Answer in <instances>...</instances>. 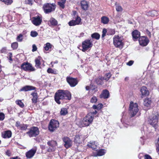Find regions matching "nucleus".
Returning a JSON list of instances; mask_svg holds the SVG:
<instances>
[{"mask_svg":"<svg viewBox=\"0 0 159 159\" xmlns=\"http://www.w3.org/2000/svg\"><path fill=\"white\" fill-rule=\"evenodd\" d=\"M71 98V93L68 90H59L55 93L54 99L58 104H61L64 99L70 100Z\"/></svg>","mask_w":159,"mask_h":159,"instance_id":"1","label":"nucleus"},{"mask_svg":"<svg viewBox=\"0 0 159 159\" xmlns=\"http://www.w3.org/2000/svg\"><path fill=\"white\" fill-rule=\"evenodd\" d=\"M139 110L138 104L131 102L129 109V117H132L134 116L138 112Z\"/></svg>","mask_w":159,"mask_h":159,"instance_id":"2","label":"nucleus"},{"mask_svg":"<svg viewBox=\"0 0 159 159\" xmlns=\"http://www.w3.org/2000/svg\"><path fill=\"white\" fill-rule=\"evenodd\" d=\"M158 116V114H152L149 117L148 119V123L155 129L157 125Z\"/></svg>","mask_w":159,"mask_h":159,"instance_id":"3","label":"nucleus"},{"mask_svg":"<svg viewBox=\"0 0 159 159\" xmlns=\"http://www.w3.org/2000/svg\"><path fill=\"white\" fill-rule=\"evenodd\" d=\"M113 44L116 47L120 49L123 48L124 45L121 39L119 36H115L113 38Z\"/></svg>","mask_w":159,"mask_h":159,"instance_id":"4","label":"nucleus"},{"mask_svg":"<svg viewBox=\"0 0 159 159\" xmlns=\"http://www.w3.org/2000/svg\"><path fill=\"white\" fill-rule=\"evenodd\" d=\"M39 128L36 127H33L30 128L29 131L26 132L30 137H36L39 134Z\"/></svg>","mask_w":159,"mask_h":159,"instance_id":"5","label":"nucleus"},{"mask_svg":"<svg viewBox=\"0 0 159 159\" xmlns=\"http://www.w3.org/2000/svg\"><path fill=\"white\" fill-rule=\"evenodd\" d=\"M59 126V122L55 120H52L49 122L48 129L50 131L53 132Z\"/></svg>","mask_w":159,"mask_h":159,"instance_id":"6","label":"nucleus"},{"mask_svg":"<svg viewBox=\"0 0 159 159\" xmlns=\"http://www.w3.org/2000/svg\"><path fill=\"white\" fill-rule=\"evenodd\" d=\"M55 5L53 4L47 3L44 4L43 6L44 11L46 13H50L55 10Z\"/></svg>","mask_w":159,"mask_h":159,"instance_id":"7","label":"nucleus"},{"mask_svg":"<svg viewBox=\"0 0 159 159\" xmlns=\"http://www.w3.org/2000/svg\"><path fill=\"white\" fill-rule=\"evenodd\" d=\"M82 46L83 48L82 51L84 52L89 49H90L93 46V44L90 40L87 39L83 42Z\"/></svg>","mask_w":159,"mask_h":159,"instance_id":"8","label":"nucleus"},{"mask_svg":"<svg viewBox=\"0 0 159 159\" xmlns=\"http://www.w3.org/2000/svg\"><path fill=\"white\" fill-rule=\"evenodd\" d=\"M94 117L91 115V114L89 113L84 118L83 122L85 126H88L91 123L93 120Z\"/></svg>","mask_w":159,"mask_h":159,"instance_id":"9","label":"nucleus"},{"mask_svg":"<svg viewBox=\"0 0 159 159\" xmlns=\"http://www.w3.org/2000/svg\"><path fill=\"white\" fill-rule=\"evenodd\" d=\"M47 143L49 146L48 149V152H52L55 150L57 146V143L56 141L54 140L49 141L47 142Z\"/></svg>","mask_w":159,"mask_h":159,"instance_id":"10","label":"nucleus"},{"mask_svg":"<svg viewBox=\"0 0 159 159\" xmlns=\"http://www.w3.org/2000/svg\"><path fill=\"white\" fill-rule=\"evenodd\" d=\"M21 69L25 71H31L35 70V69L32 66L31 64L28 63L24 62L20 66Z\"/></svg>","mask_w":159,"mask_h":159,"instance_id":"11","label":"nucleus"},{"mask_svg":"<svg viewBox=\"0 0 159 159\" xmlns=\"http://www.w3.org/2000/svg\"><path fill=\"white\" fill-rule=\"evenodd\" d=\"M139 41L140 45L142 46H146L149 42L148 39L145 36L140 37Z\"/></svg>","mask_w":159,"mask_h":159,"instance_id":"12","label":"nucleus"},{"mask_svg":"<svg viewBox=\"0 0 159 159\" xmlns=\"http://www.w3.org/2000/svg\"><path fill=\"white\" fill-rule=\"evenodd\" d=\"M64 143V146L66 148H68L72 146V141L71 139L68 137H65L62 139Z\"/></svg>","mask_w":159,"mask_h":159,"instance_id":"13","label":"nucleus"},{"mask_svg":"<svg viewBox=\"0 0 159 159\" xmlns=\"http://www.w3.org/2000/svg\"><path fill=\"white\" fill-rule=\"evenodd\" d=\"M66 81L72 87H75L77 84L78 82L76 80L72 77H67Z\"/></svg>","mask_w":159,"mask_h":159,"instance_id":"14","label":"nucleus"},{"mask_svg":"<svg viewBox=\"0 0 159 159\" xmlns=\"http://www.w3.org/2000/svg\"><path fill=\"white\" fill-rule=\"evenodd\" d=\"M33 23L36 26H38L41 24L42 19L39 16L33 17Z\"/></svg>","mask_w":159,"mask_h":159,"instance_id":"15","label":"nucleus"},{"mask_svg":"<svg viewBox=\"0 0 159 159\" xmlns=\"http://www.w3.org/2000/svg\"><path fill=\"white\" fill-rule=\"evenodd\" d=\"M36 148H34L26 152L25 155L27 158H30L32 157L36 153Z\"/></svg>","mask_w":159,"mask_h":159,"instance_id":"16","label":"nucleus"},{"mask_svg":"<svg viewBox=\"0 0 159 159\" xmlns=\"http://www.w3.org/2000/svg\"><path fill=\"white\" fill-rule=\"evenodd\" d=\"M73 19L75 20H72L68 22V24L70 26H73L76 25H78L80 23L79 17L77 15V17L74 18L73 17Z\"/></svg>","mask_w":159,"mask_h":159,"instance_id":"17","label":"nucleus"},{"mask_svg":"<svg viewBox=\"0 0 159 159\" xmlns=\"http://www.w3.org/2000/svg\"><path fill=\"white\" fill-rule=\"evenodd\" d=\"M133 39L134 40H137L140 37V33L137 30H135L132 33Z\"/></svg>","mask_w":159,"mask_h":159,"instance_id":"18","label":"nucleus"},{"mask_svg":"<svg viewBox=\"0 0 159 159\" xmlns=\"http://www.w3.org/2000/svg\"><path fill=\"white\" fill-rule=\"evenodd\" d=\"M80 4L82 9L84 11H86L88 9L89 7V2L85 1L82 0L80 2Z\"/></svg>","mask_w":159,"mask_h":159,"instance_id":"19","label":"nucleus"},{"mask_svg":"<svg viewBox=\"0 0 159 159\" xmlns=\"http://www.w3.org/2000/svg\"><path fill=\"white\" fill-rule=\"evenodd\" d=\"M110 94L109 91L107 89L104 90L100 95V98L104 99L108 98L109 97Z\"/></svg>","mask_w":159,"mask_h":159,"instance_id":"20","label":"nucleus"},{"mask_svg":"<svg viewBox=\"0 0 159 159\" xmlns=\"http://www.w3.org/2000/svg\"><path fill=\"white\" fill-rule=\"evenodd\" d=\"M35 88L33 86L27 85L22 87L20 90V91H29L34 90L35 89Z\"/></svg>","mask_w":159,"mask_h":159,"instance_id":"21","label":"nucleus"},{"mask_svg":"<svg viewBox=\"0 0 159 159\" xmlns=\"http://www.w3.org/2000/svg\"><path fill=\"white\" fill-rule=\"evenodd\" d=\"M105 150L103 149H100L97 151V152L93 153V156L94 157L98 156H101L104 155L106 153Z\"/></svg>","mask_w":159,"mask_h":159,"instance_id":"22","label":"nucleus"},{"mask_svg":"<svg viewBox=\"0 0 159 159\" xmlns=\"http://www.w3.org/2000/svg\"><path fill=\"white\" fill-rule=\"evenodd\" d=\"M11 132L10 130L4 131L2 133V136L4 138H9L11 137Z\"/></svg>","mask_w":159,"mask_h":159,"instance_id":"23","label":"nucleus"},{"mask_svg":"<svg viewBox=\"0 0 159 159\" xmlns=\"http://www.w3.org/2000/svg\"><path fill=\"white\" fill-rule=\"evenodd\" d=\"M42 60V58L40 57H38L36 58L35 60V66L37 68H41L40 65L41 64V61Z\"/></svg>","mask_w":159,"mask_h":159,"instance_id":"24","label":"nucleus"},{"mask_svg":"<svg viewBox=\"0 0 159 159\" xmlns=\"http://www.w3.org/2000/svg\"><path fill=\"white\" fill-rule=\"evenodd\" d=\"M140 91L142 95L143 96H146L148 95L149 94V91L145 86H143L142 87Z\"/></svg>","mask_w":159,"mask_h":159,"instance_id":"25","label":"nucleus"},{"mask_svg":"<svg viewBox=\"0 0 159 159\" xmlns=\"http://www.w3.org/2000/svg\"><path fill=\"white\" fill-rule=\"evenodd\" d=\"M31 95L33 96V98L32 99V102L36 103L37 102V100L38 98L37 93L36 92H33L31 93Z\"/></svg>","mask_w":159,"mask_h":159,"instance_id":"26","label":"nucleus"},{"mask_svg":"<svg viewBox=\"0 0 159 159\" xmlns=\"http://www.w3.org/2000/svg\"><path fill=\"white\" fill-rule=\"evenodd\" d=\"M104 80V78L103 77H99L96 79L95 81L98 84L102 85L103 84V81Z\"/></svg>","mask_w":159,"mask_h":159,"instance_id":"27","label":"nucleus"},{"mask_svg":"<svg viewBox=\"0 0 159 159\" xmlns=\"http://www.w3.org/2000/svg\"><path fill=\"white\" fill-rule=\"evenodd\" d=\"M88 146L92 148L93 150H95L96 148L97 145L95 144V142L94 141H90L88 144Z\"/></svg>","mask_w":159,"mask_h":159,"instance_id":"28","label":"nucleus"},{"mask_svg":"<svg viewBox=\"0 0 159 159\" xmlns=\"http://www.w3.org/2000/svg\"><path fill=\"white\" fill-rule=\"evenodd\" d=\"M151 103V100L148 98H145L143 102V104L145 106L149 107Z\"/></svg>","mask_w":159,"mask_h":159,"instance_id":"29","label":"nucleus"},{"mask_svg":"<svg viewBox=\"0 0 159 159\" xmlns=\"http://www.w3.org/2000/svg\"><path fill=\"white\" fill-rule=\"evenodd\" d=\"M101 22L103 24H107L109 22V19L107 16H103L101 17Z\"/></svg>","mask_w":159,"mask_h":159,"instance_id":"30","label":"nucleus"},{"mask_svg":"<svg viewBox=\"0 0 159 159\" xmlns=\"http://www.w3.org/2000/svg\"><path fill=\"white\" fill-rule=\"evenodd\" d=\"M91 37L93 39L98 40L100 38V35L97 33H94L91 34Z\"/></svg>","mask_w":159,"mask_h":159,"instance_id":"31","label":"nucleus"},{"mask_svg":"<svg viewBox=\"0 0 159 159\" xmlns=\"http://www.w3.org/2000/svg\"><path fill=\"white\" fill-rule=\"evenodd\" d=\"M68 113L67 109L65 108H62L61 109L60 114L61 116H65Z\"/></svg>","mask_w":159,"mask_h":159,"instance_id":"32","label":"nucleus"},{"mask_svg":"<svg viewBox=\"0 0 159 159\" xmlns=\"http://www.w3.org/2000/svg\"><path fill=\"white\" fill-rule=\"evenodd\" d=\"M49 22L52 25H56L57 24V22L55 19L53 18H51Z\"/></svg>","mask_w":159,"mask_h":159,"instance_id":"33","label":"nucleus"},{"mask_svg":"<svg viewBox=\"0 0 159 159\" xmlns=\"http://www.w3.org/2000/svg\"><path fill=\"white\" fill-rule=\"evenodd\" d=\"M47 71L48 73H51L54 74H57V70H53L51 68L48 69Z\"/></svg>","mask_w":159,"mask_h":159,"instance_id":"34","label":"nucleus"},{"mask_svg":"<svg viewBox=\"0 0 159 159\" xmlns=\"http://www.w3.org/2000/svg\"><path fill=\"white\" fill-rule=\"evenodd\" d=\"M115 31L113 29H109L107 30V34L108 35H112L115 34Z\"/></svg>","mask_w":159,"mask_h":159,"instance_id":"35","label":"nucleus"},{"mask_svg":"<svg viewBox=\"0 0 159 159\" xmlns=\"http://www.w3.org/2000/svg\"><path fill=\"white\" fill-rule=\"evenodd\" d=\"M111 75L110 73H108L105 74L104 77H103L104 78V80L107 81L111 76Z\"/></svg>","mask_w":159,"mask_h":159,"instance_id":"36","label":"nucleus"},{"mask_svg":"<svg viewBox=\"0 0 159 159\" xmlns=\"http://www.w3.org/2000/svg\"><path fill=\"white\" fill-rule=\"evenodd\" d=\"M52 45L50 43H48L45 45L44 47L46 51H48L49 48H51Z\"/></svg>","mask_w":159,"mask_h":159,"instance_id":"37","label":"nucleus"},{"mask_svg":"<svg viewBox=\"0 0 159 159\" xmlns=\"http://www.w3.org/2000/svg\"><path fill=\"white\" fill-rule=\"evenodd\" d=\"M23 39V35L21 34H20L16 38V40L18 42H21Z\"/></svg>","mask_w":159,"mask_h":159,"instance_id":"38","label":"nucleus"},{"mask_svg":"<svg viewBox=\"0 0 159 159\" xmlns=\"http://www.w3.org/2000/svg\"><path fill=\"white\" fill-rule=\"evenodd\" d=\"M11 46L13 49H16L18 47V43L16 42H14L12 43Z\"/></svg>","mask_w":159,"mask_h":159,"instance_id":"39","label":"nucleus"},{"mask_svg":"<svg viewBox=\"0 0 159 159\" xmlns=\"http://www.w3.org/2000/svg\"><path fill=\"white\" fill-rule=\"evenodd\" d=\"M1 1L4 2V3L7 5H9L11 4L12 2V0H0Z\"/></svg>","mask_w":159,"mask_h":159,"instance_id":"40","label":"nucleus"},{"mask_svg":"<svg viewBox=\"0 0 159 159\" xmlns=\"http://www.w3.org/2000/svg\"><path fill=\"white\" fill-rule=\"evenodd\" d=\"M16 103L19 105L20 107L22 108L24 107V104L22 102L21 100L16 101Z\"/></svg>","mask_w":159,"mask_h":159,"instance_id":"41","label":"nucleus"},{"mask_svg":"<svg viewBox=\"0 0 159 159\" xmlns=\"http://www.w3.org/2000/svg\"><path fill=\"white\" fill-rule=\"evenodd\" d=\"M97 98L96 96H93L90 99V102L92 103H95L97 101Z\"/></svg>","mask_w":159,"mask_h":159,"instance_id":"42","label":"nucleus"},{"mask_svg":"<svg viewBox=\"0 0 159 159\" xmlns=\"http://www.w3.org/2000/svg\"><path fill=\"white\" fill-rule=\"evenodd\" d=\"M90 89L94 90V92H96L98 91L97 87L94 85H91L90 86Z\"/></svg>","mask_w":159,"mask_h":159,"instance_id":"43","label":"nucleus"},{"mask_svg":"<svg viewBox=\"0 0 159 159\" xmlns=\"http://www.w3.org/2000/svg\"><path fill=\"white\" fill-rule=\"evenodd\" d=\"M38 35V33L35 31H32L30 33V35L32 37H36Z\"/></svg>","mask_w":159,"mask_h":159,"instance_id":"44","label":"nucleus"},{"mask_svg":"<svg viewBox=\"0 0 159 159\" xmlns=\"http://www.w3.org/2000/svg\"><path fill=\"white\" fill-rule=\"evenodd\" d=\"M80 142V136L79 135H76L75 139V142L77 144H79Z\"/></svg>","mask_w":159,"mask_h":159,"instance_id":"45","label":"nucleus"},{"mask_svg":"<svg viewBox=\"0 0 159 159\" xmlns=\"http://www.w3.org/2000/svg\"><path fill=\"white\" fill-rule=\"evenodd\" d=\"M65 2H58V5L61 8L63 9L65 7Z\"/></svg>","mask_w":159,"mask_h":159,"instance_id":"46","label":"nucleus"},{"mask_svg":"<svg viewBox=\"0 0 159 159\" xmlns=\"http://www.w3.org/2000/svg\"><path fill=\"white\" fill-rule=\"evenodd\" d=\"M116 9L118 11H122V8L121 6L119 5L116 6Z\"/></svg>","mask_w":159,"mask_h":159,"instance_id":"47","label":"nucleus"},{"mask_svg":"<svg viewBox=\"0 0 159 159\" xmlns=\"http://www.w3.org/2000/svg\"><path fill=\"white\" fill-rule=\"evenodd\" d=\"M5 118L4 114L2 112H0V120H3Z\"/></svg>","mask_w":159,"mask_h":159,"instance_id":"48","label":"nucleus"},{"mask_svg":"<svg viewBox=\"0 0 159 159\" xmlns=\"http://www.w3.org/2000/svg\"><path fill=\"white\" fill-rule=\"evenodd\" d=\"M123 124H124V126H125V127H127V126H126L125 125H130V123L129 122H128L127 120H125V121L124 122V123H123Z\"/></svg>","mask_w":159,"mask_h":159,"instance_id":"49","label":"nucleus"},{"mask_svg":"<svg viewBox=\"0 0 159 159\" xmlns=\"http://www.w3.org/2000/svg\"><path fill=\"white\" fill-rule=\"evenodd\" d=\"M32 51L33 52H34V51H35L37 50V47L35 45L33 44L32 46Z\"/></svg>","mask_w":159,"mask_h":159,"instance_id":"50","label":"nucleus"},{"mask_svg":"<svg viewBox=\"0 0 159 159\" xmlns=\"http://www.w3.org/2000/svg\"><path fill=\"white\" fill-rule=\"evenodd\" d=\"M134 61L132 60L129 61L127 63V65L129 66H132L133 64Z\"/></svg>","mask_w":159,"mask_h":159,"instance_id":"51","label":"nucleus"},{"mask_svg":"<svg viewBox=\"0 0 159 159\" xmlns=\"http://www.w3.org/2000/svg\"><path fill=\"white\" fill-rule=\"evenodd\" d=\"M32 1L33 0H25V2L26 4L32 5Z\"/></svg>","mask_w":159,"mask_h":159,"instance_id":"52","label":"nucleus"},{"mask_svg":"<svg viewBox=\"0 0 159 159\" xmlns=\"http://www.w3.org/2000/svg\"><path fill=\"white\" fill-rule=\"evenodd\" d=\"M20 127L22 130H25L27 129V126L26 125H21Z\"/></svg>","mask_w":159,"mask_h":159,"instance_id":"53","label":"nucleus"},{"mask_svg":"<svg viewBox=\"0 0 159 159\" xmlns=\"http://www.w3.org/2000/svg\"><path fill=\"white\" fill-rule=\"evenodd\" d=\"M97 107L98 110H100L102 107L103 105L101 103L97 105Z\"/></svg>","mask_w":159,"mask_h":159,"instance_id":"54","label":"nucleus"},{"mask_svg":"<svg viewBox=\"0 0 159 159\" xmlns=\"http://www.w3.org/2000/svg\"><path fill=\"white\" fill-rule=\"evenodd\" d=\"M7 51V49L5 48H2L1 50V52L2 53H5Z\"/></svg>","mask_w":159,"mask_h":159,"instance_id":"55","label":"nucleus"},{"mask_svg":"<svg viewBox=\"0 0 159 159\" xmlns=\"http://www.w3.org/2000/svg\"><path fill=\"white\" fill-rule=\"evenodd\" d=\"M146 33L148 35V36L149 38L151 37V32L148 30H147L146 31Z\"/></svg>","mask_w":159,"mask_h":159,"instance_id":"56","label":"nucleus"},{"mask_svg":"<svg viewBox=\"0 0 159 159\" xmlns=\"http://www.w3.org/2000/svg\"><path fill=\"white\" fill-rule=\"evenodd\" d=\"M145 159H152V158L150 155L146 154L145 155Z\"/></svg>","mask_w":159,"mask_h":159,"instance_id":"57","label":"nucleus"},{"mask_svg":"<svg viewBox=\"0 0 159 159\" xmlns=\"http://www.w3.org/2000/svg\"><path fill=\"white\" fill-rule=\"evenodd\" d=\"M6 154L8 156H10L11 155V152L10 150H7L6 152Z\"/></svg>","mask_w":159,"mask_h":159,"instance_id":"58","label":"nucleus"},{"mask_svg":"<svg viewBox=\"0 0 159 159\" xmlns=\"http://www.w3.org/2000/svg\"><path fill=\"white\" fill-rule=\"evenodd\" d=\"M73 15L74 16V18H76L77 17V15L78 16V14H77V12L75 11H73Z\"/></svg>","mask_w":159,"mask_h":159,"instance_id":"59","label":"nucleus"},{"mask_svg":"<svg viewBox=\"0 0 159 159\" xmlns=\"http://www.w3.org/2000/svg\"><path fill=\"white\" fill-rule=\"evenodd\" d=\"M97 111H93V112H90L89 113L91 114V115H92L93 116V115L96 114L97 113Z\"/></svg>","mask_w":159,"mask_h":159,"instance_id":"60","label":"nucleus"},{"mask_svg":"<svg viewBox=\"0 0 159 159\" xmlns=\"http://www.w3.org/2000/svg\"><path fill=\"white\" fill-rule=\"evenodd\" d=\"M107 33V30L106 29H103L102 31V33L106 34Z\"/></svg>","mask_w":159,"mask_h":159,"instance_id":"61","label":"nucleus"},{"mask_svg":"<svg viewBox=\"0 0 159 159\" xmlns=\"http://www.w3.org/2000/svg\"><path fill=\"white\" fill-rule=\"evenodd\" d=\"M97 107H98L97 105H93V108L94 109H98Z\"/></svg>","mask_w":159,"mask_h":159,"instance_id":"62","label":"nucleus"},{"mask_svg":"<svg viewBox=\"0 0 159 159\" xmlns=\"http://www.w3.org/2000/svg\"><path fill=\"white\" fill-rule=\"evenodd\" d=\"M86 90H89V89H90V87H89V86H86Z\"/></svg>","mask_w":159,"mask_h":159,"instance_id":"63","label":"nucleus"},{"mask_svg":"<svg viewBox=\"0 0 159 159\" xmlns=\"http://www.w3.org/2000/svg\"><path fill=\"white\" fill-rule=\"evenodd\" d=\"M12 54L11 53H10V58H9V60L11 61L12 60V59H11V57H12Z\"/></svg>","mask_w":159,"mask_h":159,"instance_id":"64","label":"nucleus"}]
</instances>
